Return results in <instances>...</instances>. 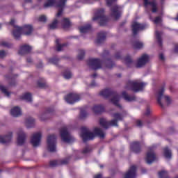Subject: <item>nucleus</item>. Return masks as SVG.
Wrapping results in <instances>:
<instances>
[{
	"instance_id": "nucleus-19",
	"label": "nucleus",
	"mask_w": 178,
	"mask_h": 178,
	"mask_svg": "<svg viewBox=\"0 0 178 178\" xmlns=\"http://www.w3.org/2000/svg\"><path fill=\"white\" fill-rule=\"evenodd\" d=\"M149 62V56L147 54H143L138 60L136 63V67H143V66L147 65Z\"/></svg>"
},
{
	"instance_id": "nucleus-54",
	"label": "nucleus",
	"mask_w": 178,
	"mask_h": 178,
	"mask_svg": "<svg viewBox=\"0 0 178 178\" xmlns=\"http://www.w3.org/2000/svg\"><path fill=\"white\" fill-rule=\"evenodd\" d=\"M39 22H42L45 23L47 22V17L45 15H41L38 19Z\"/></svg>"
},
{
	"instance_id": "nucleus-22",
	"label": "nucleus",
	"mask_w": 178,
	"mask_h": 178,
	"mask_svg": "<svg viewBox=\"0 0 178 178\" xmlns=\"http://www.w3.org/2000/svg\"><path fill=\"white\" fill-rule=\"evenodd\" d=\"M156 159V157L154 151L151 150L150 152H147L145 159L146 163H147L148 165H151V163H152V162H154Z\"/></svg>"
},
{
	"instance_id": "nucleus-61",
	"label": "nucleus",
	"mask_w": 178,
	"mask_h": 178,
	"mask_svg": "<svg viewBox=\"0 0 178 178\" xmlns=\"http://www.w3.org/2000/svg\"><path fill=\"white\" fill-rule=\"evenodd\" d=\"M151 114V110L149 108H147L146 112L145 113V116H149Z\"/></svg>"
},
{
	"instance_id": "nucleus-14",
	"label": "nucleus",
	"mask_w": 178,
	"mask_h": 178,
	"mask_svg": "<svg viewBox=\"0 0 178 178\" xmlns=\"http://www.w3.org/2000/svg\"><path fill=\"white\" fill-rule=\"evenodd\" d=\"M67 0H56V8H59L56 17H60L62 13H63V9L65 8V5H66Z\"/></svg>"
},
{
	"instance_id": "nucleus-47",
	"label": "nucleus",
	"mask_w": 178,
	"mask_h": 178,
	"mask_svg": "<svg viewBox=\"0 0 178 178\" xmlns=\"http://www.w3.org/2000/svg\"><path fill=\"white\" fill-rule=\"evenodd\" d=\"M87 111H86V110H84V108L81 109L80 111V118L81 119H84L86 118H87Z\"/></svg>"
},
{
	"instance_id": "nucleus-12",
	"label": "nucleus",
	"mask_w": 178,
	"mask_h": 178,
	"mask_svg": "<svg viewBox=\"0 0 178 178\" xmlns=\"http://www.w3.org/2000/svg\"><path fill=\"white\" fill-rule=\"evenodd\" d=\"M146 25L144 24H140L137 22H134L131 24V30L133 35L136 36L138 34V31H141L145 29Z\"/></svg>"
},
{
	"instance_id": "nucleus-9",
	"label": "nucleus",
	"mask_w": 178,
	"mask_h": 178,
	"mask_svg": "<svg viewBox=\"0 0 178 178\" xmlns=\"http://www.w3.org/2000/svg\"><path fill=\"white\" fill-rule=\"evenodd\" d=\"M89 67H91L93 70H98V69H102V60L99 58H90L87 61Z\"/></svg>"
},
{
	"instance_id": "nucleus-27",
	"label": "nucleus",
	"mask_w": 178,
	"mask_h": 178,
	"mask_svg": "<svg viewBox=\"0 0 178 178\" xmlns=\"http://www.w3.org/2000/svg\"><path fill=\"white\" fill-rule=\"evenodd\" d=\"M106 38V32L105 31H100L99 33H97V38L95 41L96 44H102L104 41H105V39Z\"/></svg>"
},
{
	"instance_id": "nucleus-50",
	"label": "nucleus",
	"mask_w": 178,
	"mask_h": 178,
	"mask_svg": "<svg viewBox=\"0 0 178 178\" xmlns=\"http://www.w3.org/2000/svg\"><path fill=\"white\" fill-rule=\"evenodd\" d=\"M57 51L59 52L60 51H62V48H63V47H67V43H64L62 44H57Z\"/></svg>"
},
{
	"instance_id": "nucleus-32",
	"label": "nucleus",
	"mask_w": 178,
	"mask_h": 178,
	"mask_svg": "<svg viewBox=\"0 0 178 178\" xmlns=\"http://www.w3.org/2000/svg\"><path fill=\"white\" fill-rule=\"evenodd\" d=\"M80 33L84 34V33H88V31H91V24H88L83 26L79 27Z\"/></svg>"
},
{
	"instance_id": "nucleus-59",
	"label": "nucleus",
	"mask_w": 178,
	"mask_h": 178,
	"mask_svg": "<svg viewBox=\"0 0 178 178\" xmlns=\"http://www.w3.org/2000/svg\"><path fill=\"white\" fill-rule=\"evenodd\" d=\"M115 59H122V56H120V52H117L114 56Z\"/></svg>"
},
{
	"instance_id": "nucleus-18",
	"label": "nucleus",
	"mask_w": 178,
	"mask_h": 178,
	"mask_svg": "<svg viewBox=\"0 0 178 178\" xmlns=\"http://www.w3.org/2000/svg\"><path fill=\"white\" fill-rule=\"evenodd\" d=\"M111 16L114 17L115 20H118L122 15V11L118 6H114L111 8Z\"/></svg>"
},
{
	"instance_id": "nucleus-38",
	"label": "nucleus",
	"mask_w": 178,
	"mask_h": 178,
	"mask_svg": "<svg viewBox=\"0 0 178 178\" xmlns=\"http://www.w3.org/2000/svg\"><path fill=\"white\" fill-rule=\"evenodd\" d=\"M115 66V63L112 61L111 58H106V67L107 69H112Z\"/></svg>"
},
{
	"instance_id": "nucleus-40",
	"label": "nucleus",
	"mask_w": 178,
	"mask_h": 178,
	"mask_svg": "<svg viewBox=\"0 0 178 178\" xmlns=\"http://www.w3.org/2000/svg\"><path fill=\"white\" fill-rule=\"evenodd\" d=\"M56 0H48L44 4V8H49V6H56Z\"/></svg>"
},
{
	"instance_id": "nucleus-30",
	"label": "nucleus",
	"mask_w": 178,
	"mask_h": 178,
	"mask_svg": "<svg viewBox=\"0 0 178 178\" xmlns=\"http://www.w3.org/2000/svg\"><path fill=\"white\" fill-rule=\"evenodd\" d=\"M124 60L127 67H133V66L134 65V61L133 60V59H131V57L130 56H127L124 58Z\"/></svg>"
},
{
	"instance_id": "nucleus-26",
	"label": "nucleus",
	"mask_w": 178,
	"mask_h": 178,
	"mask_svg": "<svg viewBox=\"0 0 178 178\" xmlns=\"http://www.w3.org/2000/svg\"><path fill=\"white\" fill-rule=\"evenodd\" d=\"M92 111L94 112L95 115H101V113L105 112V107L102 105H95L92 108Z\"/></svg>"
},
{
	"instance_id": "nucleus-39",
	"label": "nucleus",
	"mask_w": 178,
	"mask_h": 178,
	"mask_svg": "<svg viewBox=\"0 0 178 178\" xmlns=\"http://www.w3.org/2000/svg\"><path fill=\"white\" fill-rule=\"evenodd\" d=\"M70 20L68 18H64L63 19V29H69L70 27Z\"/></svg>"
},
{
	"instance_id": "nucleus-41",
	"label": "nucleus",
	"mask_w": 178,
	"mask_h": 178,
	"mask_svg": "<svg viewBox=\"0 0 178 178\" xmlns=\"http://www.w3.org/2000/svg\"><path fill=\"white\" fill-rule=\"evenodd\" d=\"M84 56H86V51L79 49L77 56L78 60H83V59H84Z\"/></svg>"
},
{
	"instance_id": "nucleus-13",
	"label": "nucleus",
	"mask_w": 178,
	"mask_h": 178,
	"mask_svg": "<svg viewBox=\"0 0 178 178\" xmlns=\"http://www.w3.org/2000/svg\"><path fill=\"white\" fill-rule=\"evenodd\" d=\"M65 99L67 104H74L80 101V95L76 93H70L65 97Z\"/></svg>"
},
{
	"instance_id": "nucleus-4",
	"label": "nucleus",
	"mask_w": 178,
	"mask_h": 178,
	"mask_svg": "<svg viewBox=\"0 0 178 178\" xmlns=\"http://www.w3.org/2000/svg\"><path fill=\"white\" fill-rule=\"evenodd\" d=\"M92 20L93 22H99V25L104 26H106L108 22H109V18L105 15V9L100 8L95 12Z\"/></svg>"
},
{
	"instance_id": "nucleus-31",
	"label": "nucleus",
	"mask_w": 178,
	"mask_h": 178,
	"mask_svg": "<svg viewBox=\"0 0 178 178\" xmlns=\"http://www.w3.org/2000/svg\"><path fill=\"white\" fill-rule=\"evenodd\" d=\"M26 124L28 129H30V127H34L35 124V120L31 117H29L26 120Z\"/></svg>"
},
{
	"instance_id": "nucleus-15",
	"label": "nucleus",
	"mask_w": 178,
	"mask_h": 178,
	"mask_svg": "<svg viewBox=\"0 0 178 178\" xmlns=\"http://www.w3.org/2000/svg\"><path fill=\"white\" fill-rule=\"evenodd\" d=\"M41 133L38 132L33 134L31 138V144H32L33 147H38L41 143Z\"/></svg>"
},
{
	"instance_id": "nucleus-10",
	"label": "nucleus",
	"mask_w": 178,
	"mask_h": 178,
	"mask_svg": "<svg viewBox=\"0 0 178 178\" xmlns=\"http://www.w3.org/2000/svg\"><path fill=\"white\" fill-rule=\"evenodd\" d=\"M60 134L62 141L64 143H72L74 138L70 136V134L67 131V128L63 127L60 130Z\"/></svg>"
},
{
	"instance_id": "nucleus-25",
	"label": "nucleus",
	"mask_w": 178,
	"mask_h": 178,
	"mask_svg": "<svg viewBox=\"0 0 178 178\" xmlns=\"http://www.w3.org/2000/svg\"><path fill=\"white\" fill-rule=\"evenodd\" d=\"M122 98L124 99V101H127V102H132V101H136V95H128L127 91H123L122 93Z\"/></svg>"
},
{
	"instance_id": "nucleus-58",
	"label": "nucleus",
	"mask_w": 178,
	"mask_h": 178,
	"mask_svg": "<svg viewBox=\"0 0 178 178\" xmlns=\"http://www.w3.org/2000/svg\"><path fill=\"white\" fill-rule=\"evenodd\" d=\"M108 55H109V51L104 50L103 52V58H108Z\"/></svg>"
},
{
	"instance_id": "nucleus-29",
	"label": "nucleus",
	"mask_w": 178,
	"mask_h": 178,
	"mask_svg": "<svg viewBox=\"0 0 178 178\" xmlns=\"http://www.w3.org/2000/svg\"><path fill=\"white\" fill-rule=\"evenodd\" d=\"M20 99H24V101H26V102H33V97L30 92L24 93L20 97Z\"/></svg>"
},
{
	"instance_id": "nucleus-55",
	"label": "nucleus",
	"mask_w": 178,
	"mask_h": 178,
	"mask_svg": "<svg viewBox=\"0 0 178 178\" xmlns=\"http://www.w3.org/2000/svg\"><path fill=\"white\" fill-rule=\"evenodd\" d=\"M10 24L15 29V30H17V28L19 27L18 26L15 25V19H12L10 22Z\"/></svg>"
},
{
	"instance_id": "nucleus-36",
	"label": "nucleus",
	"mask_w": 178,
	"mask_h": 178,
	"mask_svg": "<svg viewBox=\"0 0 178 178\" xmlns=\"http://www.w3.org/2000/svg\"><path fill=\"white\" fill-rule=\"evenodd\" d=\"M94 131L95 136L100 137V138H104V137H105V134L104 133V131H102V129L99 128H95Z\"/></svg>"
},
{
	"instance_id": "nucleus-11",
	"label": "nucleus",
	"mask_w": 178,
	"mask_h": 178,
	"mask_svg": "<svg viewBox=\"0 0 178 178\" xmlns=\"http://www.w3.org/2000/svg\"><path fill=\"white\" fill-rule=\"evenodd\" d=\"M152 7V13H156L158 12V4L156 0H143V6L145 9H148V6Z\"/></svg>"
},
{
	"instance_id": "nucleus-34",
	"label": "nucleus",
	"mask_w": 178,
	"mask_h": 178,
	"mask_svg": "<svg viewBox=\"0 0 178 178\" xmlns=\"http://www.w3.org/2000/svg\"><path fill=\"white\" fill-rule=\"evenodd\" d=\"M163 154L165 158H166L167 159H170V158H172V151L169 149L168 147H165L163 148Z\"/></svg>"
},
{
	"instance_id": "nucleus-60",
	"label": "nucleus",
	"mask_w": 178,
	"mask_h": 178,
	"mask_svg": "<svg viewBox=\"0 0 178 178\" xmlns=\"http://www.w3.org/2000/svg\"><path fill=\"white\" fill-rule=\"evenodd\" d=\"M136 125L138 127H143V122L141 120H137L136 121Z\"/></svg>"
},
{
	"instance_id": "nucleus-48",
	"label": "nucleus",
	"mask_w": 178,
	"mask_h": 178,
	"mask_svg": "<svg viewBox=\"0 0 178 178\" xmlns=\"http://www.w3.org/2000/svg\"><path fill=\"white\" fill-rule=\"evenodd\" d=\"M0 45L1 47H5L6 48H10V47H12V44L5 41L1 42Z\"/></svg>"
},
{
	"instance_id": "nucleus-7",
	"label": "nucleus",
	"mask_w": 178,
	"mask_h": 178,
	"mask_svg": "<svg viewBox=\"0 0 178 178\" xmlns=\"http://www.w3.org/2000/svg\"><path fill=\"white\" fill-rule=\"evenodd\" d=\"M47 144L49 152H56V136L55 134L47 136Z\"/></svg>"
},
{
	"instance_id": "nucleus-37",
	"label": "nucleus",
	"mask_w": 178,
	"mask_h": 178,
	"mask_svg": "<svg viewBox=\"0 0 178 178\" xmlns=\"http://www.w3.org/2000/svg\"><path fill=\"white\" fill-rule=\"evenodd\" d=\"M37 85L39 88H47V82H45L44 79H40L38 81Z\"/></svg>"
},
{
	"instance_id": "nucleus-46",
	"label": "nucleus",
	"mask_w": 178,
	"mask_h": 178,
	"mask_svg": "<svg viewBox=\"0 0 178 178\" xmlns=\"http://www.w3.org/2000/svg\"><path fill=\"white\" fill-rule=\"evenodd\" d=\"M63 74V76L67 79H72V72L70 70H66Z\"/></svg>"
},
{
	"instance_id": "nucleus-2",
	"label": "nucleus",
	"mask_w": 178,
	"mask_h": 178,
	"mask_svg": "<svg viewBox=\"0 0 178 178\" xmlns=\"http://www.w3.org/2000/svg\"><path fill=\"white\" fill-rule=\"evenodd\" d=\"M99 95L104 97V98H111V97L112 98L111 99V102H112L113 105L119 108V109H122V105L119 104L120 95L118 94V92L114 91L111 88H106L99 92Z\"/></svg>"
},
{
	"instance_id": "nucleus-24",
	"label": "nucleus",
	"mask_w": 178,
	"mask_h": 178,
	"mask_svg": "<svg viewBox=\"0 0 178 178\" xmlns=\"http://www.w3.org/2000/svg\"><path fill=\"white\" fill-rule=\"evenodd\" d=\"M31 52V47L28 44H24L20 47L18 51L19 55H26V54H30Z\"/></svg>"
},
{
	"instance_id": "nucleus-20",
	"label": "nucleus",
	"mask_w": 178,
	"mask_h": 178,
	"mask_svg": "<svg viewBox=\"0 0 178 178\" xmlns=\"http://www.w3.org/2000/svg\"><path fill=\"white\" fill-rule=\"evenodd\" d=\"M52 113H54V108H46L44 113L40 115V119L42 122H45V120H47L49 116H51Z\"/></svg>"
},
{
	"instance_id": "nucleus-53",
	"label": "nucleus",
	"mask_w": 178,
	"mask_h": 178,
	"mask_svg": "<svg viewBox=\"0 0 178 178\" xmlns=\"http://www.w3.org/2000/svg\"><path fill=\"white\" fill-rule=\"evenodd\" d=\"M161 22H162V18L161 17H156L154 22L155 24H159V23H161Z\"/></svg>"
},
{
	"instance_id": "nucleus-5",
	"label": "nucleus",
	"mask_w": 178,
	"mask_h": 178,
	"mask_svg": "<svg viewBox=\"0 0 178 178\" xmlns=\"http://www.w3.org/2000/svg\"><path fill=\"white\" fill-rule=\"evenodd\" d=\"M145 83L144 82H138L137 81H128L125 86L126 90H131L134 92H138V91H143Z\"/></svg>"
},
{
	"instance_id": "nucleus-23",
	"label": "nucleus",
	"mask_w": 178,
	"mask_h": 178,
	"mask_svg": "<svg viewBox=\"0 0 178 178\" xmlns=\"http://www.w3.org/2000/svg\"><path fill=\"white\" fill-rule=\"evenodd\" d=\"M13 134L12 132L8 133V135L6 136H0V143L1 144H8L12 141V137Z\"/></svg>"
},
{
	"instance_id": "nucleus-35",
	"label": "nucleus",
	"mask_w": 178,
	"mask_h": 178,
	"mask_svg": "<svg viewBox=\"0 0 178 178\" xmlns=\"http://www.w3.org/2000/svg\"><path fill=\"white\" fill-rule=\"evenodd\" d=\"M133 47L134 49H141L144 47V43H143V42L136 40L134 42Z\"/></svg>"
},
{
	"instance_id": "nucleus-43",
	"label": "nucleus",
	"mask_w": 178,
	"mask_h": 178,
	"mask_svg": "<svg viewBox=\"0 0 178 178\" xmlns=\"http://www.w3.org/2000/svg\"><path fill=\"white\" fill-rule=\"evenodd\" d=\"M156 38L157 40V42L159 47H162V35L159 33V31H156Z\"/></svg>"
},
{
	"instance_id": "nucleus-6",
	"label": "nucleus",
	"mask_w": 178,
	"mask_h": 178,
	"mask_svg": "<svg viewBox=\"0 0 178 178\" xmlns=\"http://www.w3.org/2000/svg\"><path fill=\"white\" fill-rule=\"evenodd\" d=\"M164 92L165 87L163 86L161 87L157 95V103L159 104V105H160V106H161V108H163L162 99L163 101L167 102V105H170V104H172V99H170V97L163 95Z\"/></svg>"
},
{
	"instance_id": "nucleus-8",
	"label": "nucleus",
	"mask_w": 178,
	"mask_h": 178,
	"mask_svg": "<svg viewBox=\"0 0 178 178\" xmlns=\"http://www.w3.org/2000/svg\"><path fill=\"white\" fill-rule=\"evenodd\" d=\"M81 137L83 139V143H87V141H90V140L95 138V134L88 131V128L86 127H82L81 128Z\"/></svg>"
},
{
	"instance_id": "nucleus-17",
	"label": "nucleus",
	"mask_w": 178,
	"mask_h": 178,
	"mask_svg": "<svg viewBox=\"0 0 178 178\" xmlns=\"http://www.w3.org/2000/svg\"><path fill=\"white\" fill-rule=\"evenodd\" d=\"M137 177V167L136 165H131L128 172L124 175V178H136Z\"/></svg>"
},
{
	"instance_id": "nucleus-63",
	"label": "nucleus",
	"mask_w": 178,
	"mask_h": 178,
	"mask_svg": "<svg viewBox=\"0 0 178 178\" xmlns=\"http://www.w3.org/2000/svg\"><path fill=\"white\" fill-rule=\"evenodd\" d=\"M26 61L28 63H33V59L29 57L26 58Z\"/></svg>"
},
{
	"instance_id": "nucleus-49",
	"label": "nucleus",
	"mask_w": 178,
	"mask_h": 178,
	"mask_svg": "<svg viewBox=\"0 0 178 178\" xmlns=\"http://www.w3.org/2000/svg\"><path fill=\"white\" fill-rule=\"evenodd\" d=\"M49 166L50 168H55V166H58V161L56 160L51 161L49 162Z\"/></svg>"
},
{
	"instance_id": "nucleus-1",
	"label": "nucleus",
	"mask_w": 178,
	"mask_h": 178,
	"mask_svg": "<svg viewBox=\"0 0 178 178\" xmlns=\"http://www.w3.org/2000/svg\"><path fill=\"white\" fill-rule=\"evenodd\" d=\"M127 115V112H126V111H122V113H115L113 114V118H114V120L106 121V120L104 118H100L99 124L104 129H109L111 126H115V127H118V126H119V124H118V122L122 121L124 118V116Z\"/></svg>"
},
{
	"instance_id": "nucleus-44",
	"label": "nucleus",
	"mask_w": 178,
	"mask_h": 178,
	"mask_svg": "<svg viewBox=\"0 0 178 178\" xmlns=\"http://www.w3.org/2000/svg\"><path fill=\"white\" fill-rule=\"evenodd\" d=\"M49 63H52V65H55L56 66H58V63H59V60L58 58H51L48 59Z\"/></svg>"
},
{
	"instance_id": "nucleus-3",
	"label": "nucleus",
	"mask_w": 178,
	"mask_h": 178,
	"mask_svg": "<svg viewBox=\"0 0 178 178\" xmlns=\"http://www.w3.org/2000/svg\"><path fill=\"white\" fill-rule=\"evenodd\" d=\"M34 29L31 25H24L22 27H18L13 31V35L15 40H20L22 33L24 35H31Z\"/></svg>"
},
{
	"instance_id": "nucleus-62",
	"label": "nucleus",
	"mask_w": 178,
	"mask_h": 178,
	"mask_svg": "<svg viewBox=\"0 0 178 178\" xmlns=\"http://www.w3.org/2000/svg\"><path fill=\"white\" fill-rule=\"evenodd\" d=\"M159 59H161V60H165V56L163 54H159Z\"/></svg>"
},
{
	"instance_id": "nucleus-16",
	"label": "nucleus",
	"mask_w": 178,
	"mask_h": 178,
	"mask_svg": "<svg viewBox=\"0 0 178 178\" xmlns=\"http://www.w3.org/2000/svg\"><path fill=\"white\" fill-rule=\"evenodd\" d=\"M17 145L22 146L23 144H24V143H26L27 135L23 131V130L20 129L17 132Z\"/></svg>"
},
{
	"instance_id": "nucleus-57",
	"label": "nucleus",
	"mask_w": 178,
	"mask_h": 178,
	"mask_svg": "<svg viewBox=\"0 0 178 178\" xmlns=\"http://www.w3.org/2000/svg\"><path fill=\"white\" fill-rule=\"evenodd\" d=\"M60 163L61 165H67L69 163V159L61 160Z\"/></svg>"
},
{
	"instance_id": "nucleus-64",
	"label": "nucleus",
	"mask_w": 178,
	"mask_h": 178,
	"mask_svg": "<svg viewBox=\"0 0 178 178\" xmlns=\"http://www.w3.org/2000/svg\"><path fill=\"white\" fill-rule=\"evenodd\" d=\"M175 52H176L177 54H178V44H177V45L175 46Z\"/></svg>"
},
{
	"instance_id": "nucleus-42",
	"label": "nucleus",
	"mask_w": 178,
	"mask_h": 178,
	"mask_svg": "<svg viewBox=\"0 0 178 178\" xmlns=\"http://www.w3.org/2000/svg\"><path fill=\"white\" fill-rule=\"evenodd\" d=\"M58 28V19H55L52 22L51 24H49V30H55V29Z\"/></svg>"
},
{
	"instance_id": "nucleus-51",
	"label": "nucleus",
	"mask_w": 178,
	"mask_h": 178,
	"mask_svg": "<svg viewBox=\"0 0 178 178\" xmlns=\"http://www.w3.org/2000/svg\"><path fill=\"white\" fill-rule=\"evenodd\" d=\"M116 1H118V0H106V3L107 6L111 8V6H112L113 3L116 2Z\"/></svg>"
},
{
	"instance_id": "nucleus-52",
	"label": "nucleus",
	"mask_w": 178,
	"mask_h": 178,
	"mask_svg": "<svg viewBox=\"0 0 178 178\" xmlns=\"http://www.w3.org/2000/svg\"><path fill=\"white\" fill-rule=\"evenodd\" d=\"M91 151H92L91 148L86 147L83 149L82 154H89V152H91Z\"/></svg>"
},
{
	"instance_id": "nucleus-33",
	"label": "nucleus",
	"mask_w": 178,
	"mask_h": 178,
	"mask_svg": "<svg viewBox=\"0 0 178 178\" xmlns=\"http://www.w3.org/2000/svg\"><path fill=\"white\" fill-rule=\"evenodd\" d=\"M15 77H17V75H13L12 74H10L9 75L6 76V79H7V80H11L10 82V86H16Z\"/></svg>"
},
{
	"instance_id": "nucleus-56",
	"label": "nucleus",
	"mask_w": 178,
	"mask_h": 178,
	"mask_svg": "<svg viewBox=\"0 0 178 178\" xmlns=\"http://www.w3.org/2000/svg\"><path fill=\"white\" fill-rule=\"evenodd\" d=\"M6 56V53L5 52L4 50L0 51V59H2Z\"/></svg>"
},
{
	"instance_id": "nucleus-28",
	"label": "nucleus",
	"mask_w": 178,
	"mask_h": 178,
	"mask_svg": "<svg viewBox=\"0 0 178 178\" xmlns=\"http://www.w3.org/2000/svg\"><path fill=\"white\" fill-rule=\"evenodd\" d=\"M10 113L14 118H19L22 116V109L19 106H15L11 109Z\"/></svg>"
},
{
	"instance_id": "nucleus-21",
	"label": "nucleus",
	"mask_w": 178,
	"mask_h": 178,
	"mask_svg": "<svg viewBox=\"0 0 178 178\" xmlns=\"http://www.w3.org/2000/svg\"><path fill=\"white\" fill-rule=\"evenodd\" d=\"M131 151L135 154H140L141 152V145L140 142H133L130 144Z\"/></svg>"
},
{
	"instance_id": "nucleus-45",
	"label": "nucleus",
	"mask_w": 178,
	"mask_h": 178,
	"mask_svg": "<svg viewBox=\"0 0 178 178\" xmlns=\"http://www.w3.org/2000/svg\"><path fill=\"white\" fill-rule=\"evenodd\" d=\"M0 90L4 95H6L7 97H9L10 95V92L6 90V88L2 85H0Z\"/></svg>"
}]
</instances>
